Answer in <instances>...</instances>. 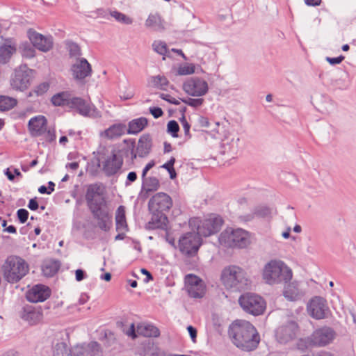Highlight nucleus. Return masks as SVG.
<instances>
[{
	"instance_id": "obj_9",
	"label": "nucleus",
	"mask_w": 356,
	"mask_h": 356,
	"mask_svg": "<svg viewBox=\"0 0 356 356\" xmlns=\"http://www.w3.org/2000/svg\"><path fill=\"white\" fill-rule=\"evenodd\" d=\"M223 222V219L220 216L211 214L208 218L198 222L197 225V234L204 237L215 234L220 230Z\"/></svg>"
},
{
	"instance_id": "obj_50",
	"label": "nucleus",
	"mask_w": 356,
	"mask_h": 356,
	"mask_svg": "<svg viewBox=\"0 0 356 356\" xmlns=\"http://www.w3.org/2000/svg\"><path fill=\"white\" fill-rule=\"evenodd\" d=\"M179 131V126L177 121L170 120L167 124V132L172 137H178V132Z\"/></svg>"
},
{
	"instance_id": "obj_6",
	"label": "nucleus",
	"mask_w": 356,
	"mask_h": 356,
	"mask_svg": "<svg viewBox=\"0 0 356 356\" xmlns=\"http://www.w3.org/2000/svg\"><path fill=\"white\" fill-rule=\"evenodd\" d=\"M239 304L243 309L253 316H259L264 313L266 309L265 300L259 295L246 293L240 296Z\"/></svg>"
},
{
	"instance_id": "obj_10",
	"label": "nucleus",
	"mask_w": 356,
	"mask_h": 356,
	"mask_svg": "<svg viewBox=\"0 0 356 356\" xmlns=\"http://www.w3.org/2000/svg\"><path fill=\"white\" fill-rule=\"evenodd\" d=\"M172 207L171 197L165 193L159 192L154 195L149 200L148 209L150 212L166 213Z\"/></svg>"
},
{
	"instance_id": "obj_12",
	"label": "nucleus",
	"mask_w": 356,
	"mask_h": 356,
	"mask_svg": "<svg viewBox=\"0 0 356 356\" xmlns=\"http://www.w3.org/2000/svg\"><path fill=\"white\" fill-rule=\"evenodd\" d=\"M184 90L191 96L200 97L208 92V83L199 77H193L184 83Z\"/></svg>"
},
{
	"instance_id": "obj_55",
	"label": "nucleus",
	"mask_w": 356,
	"mask_h": 356,
	"mask_svg": "<svg viewBox=\"0 0 356 356\" xmlns=\"http://www.w3.org/2000/svg\"><path fill=\"white\" fill-rule=\"evenodd\" d=\"M29 211L25 209H19L17 211V216L21 223H24L29 218Z\"/></svg>"
},
{
	"instance_id": "obj_5",
	"label": "nucleus",
	"mask_w": 356,
	"mask_h": 356,
	"mask_svg": "<svg viewBox=\"0 0 356 356\" xmlns=\"http://www.w3.org/2000/svg\"><path fill=\"white\" fill-rule=\"evenodd\" d=\"M219 242L227 248H243L248 244V234L242 229L227 228L220 234Z\"/></svg>"
},
{
	"instance_id": "obj_2",
	"label": "nucleus",
	"mask_w": 356,
	"mask_h": 356,
	"mask_svg": "<svg viewBox=\"0 0 356 356\" xmlns=\"http://www.w3.org/2000/svg\"><path fill=\"white\" fill-rule=\"evenodd\" d=\"M220 279L225 287L233 291L245 290L250 284L246 271L236 265L225 267L222 270Z\"/></svg>"
},
{
	"instance_id": "obj_56",
	"label": "nucleus",
	"mask_w": 356,
	"mask_h": 356,
	"mask_svg": "<svg viewBox=\"0 0 356 356\" xmlns=\"http://www.w3.org/2000/svg\"><path fill=\"white\" fill-rule=\"evenodd\" d=\"M159 97L162 99H163V100H165V101H166V102H169L170 104H175V105H179L180 104V102L179 100H177L176 99L172 97L168 94L161 93L159 95Z\"/></svg>"
},
{
	"instance_id": "obj_52",
	"label": "nucleus",
	"mask_w": 356,
	"mask_h": 356,
	"mask_svg": "<svg viewBox=\"0 0 356 356\" xmlns=\"http://www.w3.org/2000/svg\"><path fill=\"white\" fill-rule=\"evenodd\" d=\"M181 101L186 104L193 107V108H198L200 106H202L204 103V99L202 98H198V99H193V98H186V99H180Z\"/></svg>"
},
{
	"instance_id": "obj_41",
	"label": "nucleus",
	"mask_w": 356,
	"mask_h": 356,
	"mask_svg": "<svg viewBox=\"0 0 356 356\" xmlns=\"http://www.w3.org/2000/svg\"><path fill=\"white\" fill-rule=\"evenodd\" d=\"M150 79L152 86L161 90H166V87L169 84L168 79L163 75L153 76Z\"/></svg>"
},
{
	"instance_id": "obj_44",
	"label": "nucleus",
	"mask_w": 356,
	"mask_h": 356,
	"mask_svg": "<svg viewBox=\"0 0 356 356\" xmlns=\"http://www.w3.org/2000/svg\"><path fill=\"white\" fill-rule=\"evenodd\" d=\"M49 88V84L47 82H43L35 86L29 92L28 97H39L47 92Z\"/></svg>"
},
{
	"instance_id": "obj_23",
	"label": "nucleus",
	"mask_w": 356,
	"mask_h": 356,
	"mask_svg": "<svg viewBox=\"0 0 356 356\" xmlns=\"http://www.w3.org/2000/svg\"><path fill=\"white\" fill-rule=\"evenodd\" d=\"M47 127V120L43 115H37L31 118L28 123L30 134L33 137L42 136Z\"/></svg>"
},
{
	"instance_id": "obj_49",
	"label": "nucleus",
	"mask_w": 356,
	"mask_h": 356,
	"mask_svg": "<svg viewBox=\"0 0 356 356\" xmlns=\"http://www.w3.org/2000/svg\"><path fill=\"white\" fill-rule=\"evenodd\" d=\"M153 49L158 54L163 56H168L169 51L167 48L166 44L161 41H155L152 44Z\"/></svg>"
},
{
	"instance_id": "obj_58",
	"label": "nucleus",
	"mask_w": 356,
	"mask_h": 356,
	"mask_svg": "<svg viewBox=\"0 0 356 356\" xmlns=\"http://www.w3.org/2000/svg\"><path fill=\"white\" fill-rule=\"evenodd\" d=\"M345 57L342 55L336 57V58H331V57H326L325 60L332 65H334L337 64L341 63Z\"/></svg>"
},
{
	"instance_id": "obj_33",
	"label": "nucleus",
	"mask_w": 356,
	"mask_h": 356,
	"mask_svg": "<svg viewBox=\"0 0 356 356\" xmlns=\"http://www.w3.org/2000/svg\"><path fill=\"white\" fill-rule=\"evenodd\" d=\"M115 228L118 232L128 230L124 206H120L117 209L115 215Z\"/></svg>"
},
{
	"instance_id": "obj_47",
	"label": "nucleus",
	"mask_w": 356,
	"mask_h": 356,
	"mask_svg": "<svg viewBox=\"0 0 356 356\" xmlns=\"http://www.w3.org/2000/svg\"><path fill=\"white\" fill-rule=\"evenodd\" d=\"M111 15L114 17L118 22L124 24H131L133 23V19L127 16L126 15L118 12V11H112L111 12Z\"/></svg>"
},
{
	"instance_id": "obj_32",
	"label": "nucleus",
	"mask_w": 356,
	"mask_h": 356,
	"mask_svg": "<svg viewBox=\"0 0 356 356\" xmlns=\"http://www.w3.org/2000/svg\"><path fill=\"white\" fill-rule=\"evenodd\" d=\"M148 124V120L145 117H140L139 118L134 119L131 120L128 124L127 134H137L142 131Z\"/></svg>"
},
{
	"instance_id": "obj_4",
	"label": "nucleus",
	"mask_w": 356,
	"mask_h": 356,
	"mask_svg": "<svg viewBox=\"0 0 356 356\" xmlns=\"http://www.w3.org/2000/svg\"><path fill=\"white\" fill-rule=\"evenodd\" d=\"M5 280L10 283H16L28 273L29 266L26 261L17 256H10L3 265Z\"/></svg>"
},
{
	"instance_id": "obj_36",
	"label": "nucleus",
	"mask_w": 356,
	"mask_h": 356,
	"mask_svg": "<svg viewBox=\"0 0 356 356\" xmlns=\"http://www.w3.org/2000/svg\"><path fill=\"white\" fill-rule=\"evenodd\" d=\"M159 187L160 182L156 177H149L142 184V188L146 193L156 191Z\"/></svg>"
},
{
	"instance_id": "obj_59",
	"label": "nucleus",
	"mask_w": 356,
	"mask_h": 356,
	"mask_svg": "<svg viewBox=\"0 0 356 356\" xmlns=\"http://www.w3.org/2000/svg\"><path fill=\"white\" fill-rule=\"evenodd\" d=\"M137 179V174L136 172H130L128 173L127 180L125 181V186H128L131 183L134 182Z\"/></svg>"
},
{
	"instance_id": "obj_57",
	"label": "nucleus",
	"mask_w": 356,
	"mask_h": 356,
	"mask_svg": "<svg viewBox=\"0 0 356 356\" xmlns=\"http://www.w3.org/2000/svg\"><path fill=\"white\" fill-rule=\"evenodd\" d=\"M149 113L154 116V118H159L163 115V111L160 107H150Z\"/></svg>"
},
{
	"instance_id": "obj_20",
	"label": "nucleus",
	"mask_w": 356,
	"mask_h": 356,
	"mask_svg": "<svg viewBox=\"0 0 356 356\" xmlns=\"http://www.w3.org/2000/svg\"><path fill=\"white\" fill-rule=\"evenodd\" d=\"M51 296L50 289L43 284H37L29 290L26 298L29 302H44Z\"/></svg>"
},
{
	"instance_id": "obj_14",
	"label": "nucleus",
	"mask_w": 356,
	"mask_h": 356,
	"mask_svg": "<svg viewBox=\"0 0 356 356\" xmlns=\"http://www.w3.org/2000/svg\"><path fill=\"white\" fill-rule=\"evenodd\" d=\"M27 35L33 47L42 52H47L53 47L54 41L51 35H44L33 29L27 31Z\"/></svg>"
},
{
	"instance_id": "obj_53",
	"label": "nucleus",
	"mask_w": 356,
	"mask_h": 356,
	"mask_svg": "<svg viewBox=\"0 0 356 356\" xmlns=\"http://www.w3.org/2000/svg\"><path fill=\"white\" fill-rule=\"evenodd\" d=\"M74 356H88L85 343L76 346L73 349Z\"/></svg>"
},
{
	"instance_id": "obj_8",
	"label": "nucleus",
	"mask_w": 356,
	"mask_h": 356,
	"mask_svg": "<svg viewBox=\"0 0 356 356\" xmlns=\"http://www.w3.org/2000/svg\"><path fill=\"white\" fill-rule=\"evenodd\" d=\"M201 244L200 236L197 234V232H187L183 234L179 240L180 252L188 257L197 254Z\"/></svg>"
},
{
	"instance_id": "obj_13",
	"label": "nucleus",
	"mask_w": 356,
	"mask_h": 356,
	"mask_svg": "<svg viewBox=\"0 0 356 356\" xmlns=\"http://www.w3.org/2000/svg\"><path fill=\"white\" fill-rule=\"evenodd\" d=\"M307 311L312 318L320 320L326 317V314L329 312V307L325 298L315 296L308 303Z\"/></svg>"
},
{
	"instance_id": "obj_37",
	"label": "nucleus",
	"mask_w": 356,
	"mask_h": 356,
	"mask_svg": "<svg viewBox=\"0 0 356 356\" xmlns=\"http://www.w3.org/2000/svg\"><path fill=\"white\" fill-rule=\"evenodd\" d=\"M60 264L56 261H50L44 264L42 266V272L47 277L54 276L59 270Z\"/></svg>"
},
{
	"instance_id": "obj_54",
	"label": "nucleus",
	"mask_w": 356,
	"mask_h": 356,
	"mask_svg": "<svg viewBox=\"0 0 356 356\" xmlns=\"http://www.w3.org/2000/svg\"><path fill=\"white\" fill-rule=\"evenodd\" d=\"M42 136L46 141L49 143L53 142L56 139L54 129H47V128H45V132L43 134Z\"/></svg>"
},
{
	"instance_id": "obj_61",
	"label": "nucleus",
	"mask_w": 356,
	"mask_h": 356,
	"mask_svg": "<svg viewBox=\"0 0 356 356\" xmlns=\"http://www.w3.org/2000/svg\"><path fill=\"white\" fill-rule=\"evenodd\" d=\"M28 207L32 211H35L38 209L39 205L37 202L36 197L32 198L29 200Z\"/></svg>"
},
{
	"instance_id": "obj_26",
	"label": "nucleus",
	"mask_w": 356,
	"mask_h": 356,
	"mask_svg": "<svg viewBox=\"0 0 356 356\" xmlns=\"http://www.w3.org/2000/svg\"><path fill=\"white\" fill-rule=\"evenodd\" d=\"M152 147V140L150 134H145L140 136L135 149L137 156L146 157L150 153Z\"/></svg>"
},
{
	"instance_id": "obj_17",
	"label": "nucleus",
	"mask_w": 356,
	"mask_h": 356,
	"mask_svg": "<svg viewBox=\"0 0 356 356\" xmlns=\"http://www.w3.org/2000/svg\"><path fill=\"white\" fill-rule=\"evenodd\" d=\"M20 317L33 325L39 323L43 318V314L40 307H34L31 305H24L20 312Z\"/></svg>"
},
{
	"instance_id": "obj_24",
	"label": "nucleus",
	"mask_w": 356,
	"mask_h": 356,
	"mask_svg": "<svg viewBox=\"0 0 356 356\" xmlns=\"http://www.w3.org/2000/svg\"><path fill=\"white\" fill-rule=\"evenodd\" d=\"M69 108L76 109L80 115L85 117L92 116V111H95V107L94 106L88 103L85 99L81 97H72Z\"/></svg>"
},
{
	"instance_id": "obj_39",
	"label": "nucleus",
	"mask_w": 356,
	"mask_h": 356,
	"mask_svg": "<svg viewBox=\"0 0 356 356\" xmlns=\"http://www.w3.org/2000/svg\"><path fill=\"white\" fill-rule=\"evenodd\" d=\"M35 47L32 43L30 44L27 42H22L19 47L22 56L26 58H32L35 56Z\"/></svg>"
},
{
	"instance_id": "obj_15",
	"label": "nucleus",
	"mask_w": 356,
	"mask_h": 356,
	"mask_svg": "<svg viewBox=\"0 0 356 356\" xmlns=\"http://www.w3.org/2000/svg\"><path fill=\"white\" fill-rule=\"evenodd\" d=\"M186 290L190 297L193 298H201L205 294V284L197 276L189 274L185 279Z\"/></svg>"
},
{
	"instance_id": "obj_11",
	"label": "nucleus",
	"mask_w": 356,
	"mask_h": 356,
	"mask_svg": "<svg viewBox=\"0 0 356 356\" xmlns=\"http://www.w3.org/2000/svg\"><path fill=\"white\" fill-rule=\"evenodd\" d=\"M298 330V325L296 322L293 321H288L276 330V339L280 343L286 344L296 337Z\"/></svg>"
},
{
	"instance_id": "obj_22",
	"label": "nucleus",
	"mask_w": 356,
	"mask_h": 356,
	"mask_svg": "<svg viewBox=\"0 0 356 356\" xmlns=\"http://www.w3.org/2000/svg\"><path fill=\"white\" fill-rule=\"evenodd\" d=\"M71 70L73 77L76 80H83L92 73L91 65L84 58H78L72 65Z\"/></svg>"
},
{
	"instance_id": "obj_40",
	"label": "nucleus",
	"mask_w": 356,
	"mask_h": 356,
	"mask_svg": "<svg viewBox=\"0 0 356 356\" xmlns=\"http://www.w3.org/2000/svg\"><path fill=\"white\" fill-rule=\"evenodd\" d=\"M145 26L151 28L154 31H159L163 29L161 24V19L159 15H149L147 20L145 21Z\"/></svg>"
},
{
	"instance_id": "obj_64",
	"label": "nucleus",
	"mask_w": 356,
	"mask_h": 356,
	"mask_svg": "<svg viewBox=\"0 0 356 356\" xmlns=\"http://www.w3.org/2000/svg\"><path fill=\"white\" fill-rule=\"evenodd\" d=\"M181 125H182L184 131L185 136L188 139L191 138V135L190 134V128H191L190 124L188 122H187V123L182 124Z\"/></svg>"
},
{
	"instance_id": "obj_34",
	"label": "nucleus",
	"mask_w": 356,
	"mask_h": 356,
	"mask_svg": "<svg viewBox=\"0 0 356 356\" xmlns=\"http://www.w3.org/2000/svg\"><path fill=\"white\" fill-rule=\"evenodd\" d=\"M126 131V125L124 124H115L111 125L104 131V135L109 139L118 138L123 135Z\"/></svg>"
},
{
	"instance_id": "obj_42",
	"label": "nucleus",
	"mask_w": 356,
	"mask_h": 356,
	"mask_svg": "<svg viewBox=\"0 0 356 356\" xmlns=\"http://www.w3.org/2000/svg\"><path fill=\"white\" fill-rule=\"evenodd\" d=\"M65 44L70 57H77L81 55V48L77 43L72 40H66Z\"/></svg>"
},
{
	"instance_id": "obj_21",
	"label": "nucleus",
	"mask_w": 356,
	"mask_h": 356,
	"mask_svg": "<svg viewBox=\"0 0 356 356\" xmlns=\"http://www.w3.org/2000/svg\"><path fill=\"white\" fill-rule=\"evenodd\" d=\"M93 218L97 221V227L104 232H108L113 225L112 215L108 211L102 209L97 208L90 211Z\"/></svg>"
},
{
	"instance_id": "obj_28",
	"label": "nucleus",
	"mask_w": 356,
	"mask_h": 356,
	"mask_svg": "<svg viewBox=\"0 0 356 356\" xmlns=\"http://www.w3.org/2000/svg\"><path fill=\"white\" fill-rule=\"evenodd\" d=\"M123 143L127 145L124 147L120 149L118 152V156H122L129 159L131 164H134V160L137 158V154L135 150L136 143L134 139H124Z\"/></svg>"
},
{
	"instance_id": "obj_46",
	"label": "nucleus",
	"mask_w": 356,
	"mask_h": 356,
	"mask_svg": "<svg viewBox=\"0 0 356 356\" xmlns=\"http://www.w3.org/2000/svg\"><path fill=\"white\" fill-rule=\"evenodd\" d=\"M88 356H99L101 354V346L96 341H91L89 343H85Z\"/></svg>"
},
{
	"instance_id": "obj_18",
	"label": "nucleus",
	"mask_w": 356,
	"mask_h": 356,
	"mask_svg": "<svg viewBox=\"0 0 356 356\" xmlns=\"http://www.w3.org/2000/svg\"><path fill=\"white\" fill-rule=\"evenodd\" d=\"M31 75L28 70H15L10 79V86L15 90L23 91L30 85Z\"/></svg>"
},
{
	"instance_id": "obj_1",
	"label": "nucleus",
	"mask_w": 356,
	"mask_h": 356,
	"mask_svg": "<svg viewBox=\"0 0 356 356\" xmlns=\"http://www.w3.org/2000/svg\"><path fill=\"white\" fill-rule=\"evenodd\" d=\"M228 334L233 343L244 351L254 350L260 341L257 330L246 321H235L230 325Z\"/></svg>"
},
{
	"instance_id": "obj_48",
	"label": "nucleus",
	"mask_w": 356,
	"mask_h": 356,
	"mask_svg": "<svg viewBox=\"0 0 356 356\" xmlns=\"http://www.w3.org/2000/svg\"><path fill=\"white\" fill-rule=\"evenodd\" d=\"M54 356H72L64 343H57L55 346Z\"/></svg>"
},
{
	"instance_id": "obj_30",
	"label": "nucleus",
	"mask_w": 356,
	"mask_h": 356,
	"mask_svg": "<svg viewBox=\"0 0 356 356\" xmlns=\"http://www.w3.org/2000/svg\"><path fill=\"white\" fill-rule=\"evenodd\" d=\"M284 296L290 301H297L304 296V293L298 288L296 282L287 284L283 292Z\"/></svg>"
},
{
	"instance_id": "obj_19",
	"label": "nucleus",
	"mask_w": 356,
	"mask_h": 356,
	"mask_svg": "<svg viewBox=\"0 0 356 356\" xmlns=\"http://www.w3.org/2000/svg\"><path fill=\"white\" fill-rule=\"evenodd\" d=\"M334 332L330 327H324L315 330L311 335L315 346H324L330 343L334 337Z\"/></svg>"
},
{
	"instance_id": "obj_7",
	"label": "nucleus",
	"mask_w": 356,
	"mask_h": 356,
	"mask_svg": "<svg viewBox=\"0 0 356 356\" xmlns=\"http://www.w3.org/2000/svg\"><path fill=\"white\" fill-rule=\"evenodd\" d=\"M105 188L101 183L91 184L88 186L85 199L89 210L102 207L106 204L104 197Z\"/></svg>"
},
{
	"instance_id": "obj_62",
	"label": "nucleus",
	"mask_w": 356,
	"mask_h": 356,
	"mask_svg": "<svg viewBox=\"0 0 356 356\" xmlns=\"http://www.w3.org/2000/svg\"><path fill=\"white\" fill-rule=\"evenodd\" d=\"M198 123L202 127H209L210 124L209 119L204 116L199 117Z\"/></svg>"
},
{
	"instance_id": "obj_43",
	"label": "nucleus",
	"mask_w": 356,
	"mask_h": 356,
	"mask_svg": "<svg viewBox=\"0 0 356 356\" xmlns=\"http://www.w3.org/2000/svg\"><path fill=\"white\" fill-rule=\"evenodd\" d=\"M140 334L147 337H158L160 335V331L156 326L147 324L140 330Z\"/></svg>"
},
{
	"instance_id": "obj_45",
	"label": "nucleus",
	"mask_w": 356,
	"mask_h": 356,
	"mask_svg": "<svg viewBox=\"0 0 356 356\" xmlns=\"http://www.w3.org/2000/svg\"><path fill=\"white\" fill-rule=\"evenodd\" d=\"M312 341L311 336L307 338L300 339L296 343V348L300 351L305 352L312 348L313 346H315Z\"/></svg>"
},
{
	"instance_id": "obj_29",
	"label": "nucleus",
	"mask_w": 356,
	"mask_h": 356,
	"mask_svg": "<svg viewBox=\"0 0 356 356\" xmlns=\"http://www.w3.org/2000/svg\"><path fill=\"white\" fill-rule=\"evenodd\" d=\"M16 50L15 44L13 43L10 39L6 40L5 43L0 45V63H7L16 52Z\"/></svg>"
},
{
	"instance_id": "obj_31",
	"label": "nucleus",
	"mask_w": 356,
	"mask_h": 356,
	"mask_svg": "<svg viewBox=\"0 0 356 356\" xmlns=\"http://www.w3.org/2000/svg\"><path fill=\"white\" fill-rule=\"evenodd\" d=\"M273 209L266 205L256 207L252 213L244 216L245 220H251L254 217L258 218H271Z\"/></svg>"
},
{
	"instance_id": "obj_51",
	"label": "nucleus",
	"mask_w": 356,
	"mask_h": 356,
	"mask_svg": "<svg viewBox=\"0 0 356 356\" xmlns=\"http://www.w3.org/2000/svg\"><path fill=\"white\" fill-rule=\"evenodd\" d=\"M195 72V65L193 64L186 63L184 65L179 66L177 70L179 75H189Z\"/></svg>"
},
{
	"instance_id": "obj_60",
	"label": "nucleus",
	"mask_w": 356,
	"mask_h": 356,
	"mask_svg": "<svg viewBox=\"0 0 356 356\" xmlns=\"http://www.w3.org/2000/svg\"><path fill=\"white\" fill-rule=\"evenodd\" d=\"M187 330L189 333V335L193 342L195 341L197 337V330L192 325H188L187 327Z\"/></svg>"
},
{
	"instance_id": "obj_63",
	"label": "nucleus",
	"mask_w": 356,
	"mask_h": 356,
	"mask_svg": "<svg viewBox=\"0 0 356 356\" xmlns=\"http://www.w3.org/2000/svg\"><path fill=\"white\" fill-rule=\"evenodd\" d=\"M76 280L78 282L83 280L86 277V273L82 269H77L75 272Z\"/></svg>"
},
{
	"instance_id": "obj_3",
	"label": "nucleus",
	"mask_w": 356,
	"mask_h": 356,
	"mask_svg": "<svg viewBox=\"0 0 356 356\" xmlns=\"http://www.w3.org/2000/svg\"><path fill=\"white\" fill-rule=\"evenodd\" d=\"M292 270L281 260H270L263 270V279L270 285L287 283L292 278Z\"/></svg>"
},
{
	"instance_id": "obj_38",
	"label": "nucleus",
	"mask_w": 356,
	"mask_h": 356,
	"mask_svg": "<svg viewBox=\"0 0 356 356\" xmlns=\"http://www.w3.org/2000/svg\"><path fill=\"white\" fill-rule=\"evenodd\" d=\"M17 104L16 99L8 96L0 95V111H8L14 108Z\"/></svg>"
},
{
	"instance_id": "obj_25",
	"label": "nucleus",
	"mask_w": 356,
	"mask_h": 356,
	"mask_svg": "<svg viewBox=\"0 0 356 356\" xmlns=\"http://www.w3.org/2000/svg\"><path fill=\"white\" fill-rule=\"evenodd\" d=\"M152 213L151 220L146 224V229H161L166 230L168 228V217L165 213L163 212H150Z\"/></svg>"
},
{
	"instance_id": "obj_35",
	"label": "nucleus",
	"mask_w": 356,
	"mask_h": 356,
	"mask_svg": "<svg viewBox=\"0 0 356 356\" xmlns=\"http://www.w3.org/2000/svg\"><path fill=\"white\" fill-rule=\"evenodd\" d=\"M72 96L67 92H62L54 95L51 97V103L56 106H70V102Z\"/></svg>"
},
{
	"instance_id": "obj_27",
	"label": "nucleus",
	"mask_w": 356,
	"mask_h": 356,
	"mask_svg": "<svg viewBox=\"0 0 356 356\" xmlns=\"http://www.w3.org/2000/svg\"><path fill=\"white\" fill-rule=\"evenodd\" d=\"M239 138L233 136L225 137L221 143V153L234 156L238 149Z\"/></svg>"
},
{
	"instance_id": "obj_16",
	"label": "nucleus",
	"mask_w": 356,
	"mask_h": 356,
	"mask_svg": "<svg viewBox=\"0 0 356 356\" xmlns=\"http://www.w3.org/2000/svg\"><path fill=\"white\" fill-rule=\"evenodd\" d=\"M123 165L122 156H118L115 151H112L111 155L108 157L102 165V170L107 177L116 175Z\"/></svg>"
}]
</instances>
